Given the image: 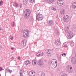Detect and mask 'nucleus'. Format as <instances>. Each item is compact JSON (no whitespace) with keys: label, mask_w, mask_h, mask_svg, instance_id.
Segmentation results:
<instances>
[{"label":"nucleus","mask_w":76,"mask_h":76,"mask_svg":"<svg viewBox=\"0 0 76 76\" xmlns=\"http://www.w3.org/2000/svg\"><path fill=\"white\" fill-rule=\"evenodd\" d=\"M30 14H31V11L30 10H25L24 13L25 19H28V18H29Z\"/></svg>","instance_id":"f257e3e1"},{"label":"nucleus","mask_w":76,"mask_h":76,"mask_svg":"<svg viewBox=\"0 0 76 76\" xmlns=\"http://www.w3.org/2000/svg\"><path fill=\"white\" fill-rule=\"evenodd\" d=\"M23 36L24 38H28L29 37V30H26L23 32Z\"/></svg>","instance_id":"f03ea898"},{"label":"nucleus","mask_w":76,"mask_h":76,"mask_svg":"<svg viewBox=\"0 0 76 76\" xmlns=\"http://www.w3.org/2000/svg\"><path fill=\"white\" fill-rule=\"evenodd\" d=\"M43 16L40 12L38 13L37 16V19L38 20H42Z\"/></svg>","instance_id":"7ed1b4c3"},{"label":"nucleus","mask_w":76,"mask_h":76,"mask_svg":"<svg viewBox=\"0 0 76 76\" xmlns=\"http://www.w3.org/2000/svg\"><path fill=\"white\" fill-rule=\"evenodd\" d=\"M52 64L53 65V66L54 67H57V61L56 60H53L51 62Z\"/></svg>","instance_id":"20e7f679"},{"label":"nucleus","mask_w":76,"mask_h":76,"mask_svg":"<svg viewBox=\"0 0 76 76\" xmlns=\"http://www.w3.org/2000/svg\"><path fill=\"white\" fill-rule=\"evenodd\" d=\"M28 75L29 76H35V72L34 71H31L29 72Z\"/></svg>","instance_id":"39448f33"},{"label":"nucleus","mask_w":76,"mask_h":76,"mask_svg":"<svg viewBox=\"0 0 76 76\" xmlns=\"http://www.w3.org/2000/svg\"><path fill=\"white\" fill-rule=\"evenodd\" d=\"M73 33L71 31H70L69 32L68 34V37L69 39H70L73 37Z\"/></svg>","instance_id":"423d86ee"},{"label":"nucleus","mask_w":76,"mask_h":76,"mask_svg":"<svg viewBox=\"0 0 76 76\" xmlns=\"http://www.w3.org/2000/svg\"><path fill=\"white\" fill-rule=\"evenodd\" d=\"M69 16L67 15H66L64 17V21L65 22H68L69 21Z\"/></svg>","instance_id":"0eeeda50"},{"label":"nucleus","mask_w":76,"mask_h":76,"mask_svg":"<svg viewBox=\"0 0 76 76\" xmlns=\"http://www.w3.org/2000/svg\"><path fill=\"white\" fill-rule=\"evenodd\" d=\"M43 56V53L42 52H40L37 53V57H40Z\"/></svg>","instance_id":"6e6552de"},{"label":"nucleus","mask_w":76,"mask_h":76,"mask_svg":"<svg viewBox=\"0 0 76 76\" xmlns=\"http://www.w3.org/2000/svg\"><path fill=\"white\" fill-rule=\"evenodd\" d=\"M72 7L74 9H75L76 8V2H73L72 5Z\"/></svg>","instance_id":"1a4fd4ad"},{"label":"nucleus","mask_w":76,"mask_h":76,"mask_svg":"<svg viewBox=\"0 0 76 76\" xmlns=\"http://www.w3.org/2000/svg\"><path fill=\"white\" fill-rule=\"evenodd\" d=\"M61 2H62V1L58 0V1H57V3L59 6H62V5H63V3H61Z\"/></svg>","instance_id":"9d476101"},{"label":"nucleus","mask_w":76,"mask_h":76,"mask_svg":"<svg viewBox=\"0 0 76 76\" xmlns=\"http://www.w3.org/2000/svg\"><path fill=\"white\" fill-rule=\"evenodd\" d=\"M37 63V61L35 60H33L32 61V64L33 65H35Z\"/></svg>","instance_id":"9b49d317"},{"label":"nucleus","mask_w":76,"mask_h":76,"mask_svg":"<svg viewBox=\"0 0 76 76\" xmlns=\"http://www.w3.org/2000/svg\"><path fill=\"white\" fill-rule=\"evenodd\" d=\"M20 76H23V75H24V72L22 70L20 71Z\"/></svg>","instance_id":"f8f14e48"},{"label":"nucleus","mask_w":76,"mask_h":76,"mask_svg":"<svg viewBox=\"0 0 76 76\" xmlns=\"http://www.w3.org/2000/svg\"><path fill=\"white\" fill-rule=\"evenodd\" d=\"M13 6H15L16 7H18V6H19V4L18 3L16 2H15L13 4Z\"/></svg>","instance_id":"ddd939ff"},{"label":"nucleus","mask_w":76,"mask_h":76,"mask_svg":"<svg viewBox=\"0 0 76 76\" xmlns=\"http://www.w3.org/2000/svg\"><path fill=\"white\" fill-rule=\"evenodd\" d=\"M25 64L26 65H28V64H31V62L29 61H26L25 62Z\"/></svg>","instance_id":"4468645a"},{"label":"nucleus","mask_w":76,"mask_h":76,"mask_svg":"<svg viewBox=\"0 0 76 76\" xmlns=\"http://www.w3.org/2000/svg\"><path fill=\"white\" fill-rule=\"evenodd\" d=\"M39 63L40 66H43V65H44V63L41 60L39 61Z\"/></svg>","instance_id":"2eb2a0df"},{"label":"nucleus","mask_w":76,"mask_h":76,"mask_svg":"<svg viewBox=\"0 0 76 76\" xmlns=\"http://www.w3.org/2000/svg\"><path fill=\"white\" fill-rule=\"evenodd\" d=\"M23 2L24 4H26L28 3V0H23Z\"/></svg>","instance_id":"dca6fc26"},{"label":"nucleus","mask_w":76,"mask_h":76,"mask_svg":"<svg viewBox=\"0 0 76 76\" xmlns=\"http://www.w3.org/2000/svg\"><path fill=\"white\" fill-rule=\"evenodd\" d=\"M54 0H48V3H52L53 2H54Z\"/></svg>","instance_id":"f3484780"},{"label":"nucleus","mask_w":76,"mask_h":76,"mask_svg":"<svg viewBox=\"0 0 76 76\" xmlns=\"http://www.w3.org/2000/svg\"><path fill=\"white\" fill-rule=\"evenodd\" d=\"M51 53H50V52L48 51V52L47 53V55L48 57H51Z\"/></svg>","instance_id":"a211bd4d"},{"label":"nucleus","mask_w":76,"mask_h":76,"mask_svg":"<svg viewBox=\"0 0 76 76\" xmlns=\"http://www.w3.org/2000/svg\"><path fill=\"white\" fill-rule=\"evenodd\" d=\"M52 10H57V8L56 7H51Z\"/></svg>","instance_id":"6ab92c4d"},{"label":"nucleus","mask_w":76,"mask_h":76,"mask_svg":"<svg viewBox=\"0 0 76 76\" xmlns=\"http://www.w3.org/2000/svg\"><path fill=\"white\" fill-rule=\"evenodd\" d=\"M53 23V21H52V20H50L49 21V23L50 25H51V24Z\"/></svg>","instance_id":"aec40b11"},{"label":"nucleus","mask_w":76,"mask_h":76,"mask_svg":"<svg viewBox=\"0 0 76 76\" xmlns=\"http://www.w3.org/2000/svg\"><path fill=\"white\" fill-rule=\"evenodd\" d=\"M62 76H67V74L65 73L63 74Z\"/></svg>","instance_id":"412c9836"},{"label":"nucleus","mask_w":76,"mask_h":76,"mask_svg":"<svg viewBox=\"0 0 76 76\" xmlns=\"http://www.w3.org/2000/svg\"><path fill=\"white\" fill-rule=\"evenodd\" d=\"M3 1H1L0 2V6H1V5H2V4H3Z\"/></svg>","instance_id":"4be33fe9"},{"label":"nucleus","mask_w":76,"mask_h":76,"mask_svg":"<svg viewBox=\"0 0 76 76\" xmlns=\"http://www.w3.org/2000/svg\"><path fill=\"white\" fill-rule=\"evenodd\" d=\"M7 70L8 71V72H10V73H12V71L10 70L9 69H8Z\"/></svg>","instance_id":"5701e85b"},{"label":"nucleus","mask_w":76,"mask_h":76,"mask_svg":"<svg viewBox=\"0 0 76 76\" xmlns=\"http://www.w3.org/2000/svg\"><path fill=\"white\" fill-rule=\"evenodd\" d=\"M13 37H12V36H11V38H10V39L11 40H13Z\"/></svg>","instance_id":"b1692460"},{"label":"nucleus","mask_w":76,"mask_h":76,"mask_svg":"<svg viewBox=\"0 0 76 76\" xmlns=\"http://www.w3.org/2000/svg\"><path fill=\"white\" fill-rule=\"evenodd\" d=\"M45 76V74H44L43 73H42L41 74V76Z\"/></svg>","instance_id":"393cba45"},{"label":"nucleus","mask_w":76,"mask_h":76,"mask_svg":"<svg viewBox=\"0 0 76 76\" xmlns=\"http://www.w3.org/2000/svg\"><path fill=\"white\" fill-rule=\"evenodd\" d=\"M34 1V0H30V2L33 3Z\"/></svg>","instance_id":"a878e982"},{"label":"nucleus","mask_w":76,"mask_h":76,"mask_svg":"<svg viewBox=\"0 0 76 76\" xmlns=\"http://www.w3.org/2000/svg\"><path fill=\"white\" fill-rule=\"evenodd\" d=\"M59 44H60L59 42H57V45H59Z\"/></svg>","instance_id":"bb28decb"},{"label":"nucleus","mask_w":76,"mask_h":76,"mask_svg":"<svg viewBox=\"0 0 76 76\" xmlns=\"http://www.w3.org/2000/svg\"><path fill=\"white\" fill-rule=\"evenodd\" d=\"M44 1H45V2H48V0H43Z\"/></svg>","instance_id":"cd10ccee"},{"label":"nucleus","mask_w":76,"mask_h":76,"mask_svg":"<svg viewBox=\"0 0 76 76\" xmlns=\"http://www.w3.org/2000/svg\"><path fill=\"white\" fill-rule=\"evenodd\" d=\"M12 23H13V25L12 26H15V22H13Z\"/></svg>","instance_id":"c85d7f7f"},{"label":"nucleus","mask_w":76,"mask_h":76,"mask_svg":"<svg viewBox=\"0 0 76 76\" xmlns=\"http://www.w3.org/2000/svg\"><path fill=\"white\" fill-rule=\"evenodd\" d=\"M18 60H20V57L19 56L18 57Z\"/></svg>","instance_id":"c756f323"},{"label":"nucleus","mask_w":76,"mask_h":76,"mask_svg":"<svg viewBox=\"0 0 76 76\" xmlns=\"http://www.w3.org/2000/svg\"><path fill=\"white\" fill-rule=\"evenodd\" d=\"M20 8H22V5H20Z\"/></svg>","instance_id":"7c9ffc66"},{"label":"nucleus","mask_w":76,"mask_h":76,"mask_svg":"<svg viewBox=\"0 0 76 76\" xmlns=\"http://www.w3.org/2000/svg\"><path fill=\"white\" fill-rule=\"evenodd\" d=\"M61 13H64V11H62V12H61Z\"/></svg>","instance_id":"2f4dec72"},{"label":"nucleus","mask_w":76,"mask_h":76,"mask_svg":"<svg viewBox=\"0 0 76 76\" xmlns=\"http://www.w3.org/2000/svg\"><path fill=\"white\" fill-rule=\"evenodd\" d=\"M2 70V68L0 67V71H1Z\"/></svg>","instance_id":"473e14b6"},{"label":"nucleus","mask_w":76,"mask_h":76,"mask_svg":"<svg viewBox=\"0 0 76 76\" xmlns=\"http://www.w3.org/2000/svg\"><path fill=\"white\" fill-rule=\"evenodd\" d=\"M74 29L75 31H76V27H74Z\"/></svg>","instance_id":"72a5a7b5"},{"label":"nucleus","mask_w":76,"mask_h":76,"mask_svg":"<svg viewBox=\"0 0 76 76\" xmlns=\"http://www.w3.org/2000/svg\"><path fill=\"white\" fill-rule=\"evenodd\" d=\"M11 49L12 50H14V48H11Z\"/></svg>","instance_id":"f704fd0d"},{"label":"nucleus","mask_w":76,"mask_h":76,"mask_svg":"<svg viewBox=\"0 0 76 76\" xmlns=\"http://www.w3.org/2000/svg\"><path fill=\"white\" fill-rule=\"evenodd\" d=\"M69 67V66H67L66 68V70H67L68 69V68Z\"/></svg>","instance_id":"c9c22d12"},{"label":"nucleus","mask_w":76,"mask_h":76,"mask_svg":"<svg viewBox=\"0 0 76 76\" xmlns=\"http://www.w3.org/2000/svg\"><path fill=\"white\" fill-rule=\"evenodd\" d=\"M48 51H51V50H48Z\"/></svg>","instance_id":"e433bc0d"},{"label":"nucleus","mask_w":76,"mask_h":76,"mask_svg":"<svg viewBox=\"0 0 76 76\" xmlns=\"http://www.w3.org/2000/svg\"><path fill=\"white\" fill-rule=\"evenodd\" d=\"M63 55H64V56H66V53H64L63 54Z\"/></svg>","instance_id":"4c0bfd02"},{"label":"nucleus","mask_w":76,"mask_h":76,"mask_svg":"<svg viewBox=\"0 0 76 76\" xmlns=\"http://www.w3.org/2000/svg\"><path fill=\"white\" fill-rule=\"evenodd\" d=\"M70 69H72V67H71L70 68Z\"/></svg>","instance_id":"58836bf2"},{"label":"nucleus","mask_w":76,"mask_h":76,"mask_svg":"<svg viewBox=\"0 0 76 76\" xmlns=\"http://www.w3.org/2000/svg\"><path fill=\"white\" fill-rule=\"evenodd\" d=\"M62 56H63V54H62Z\"/></svg>","instance_id":"ea45409f"},{"label":"nucleus","mask_w":76,"mask_h":76,"mask_svg":"<svg viewBox=\"0 0 76 76\" xmlns=\"http://www.w3.org/2000/svg\"><path fill=\"white\" fill-rule=\"evenodd\" d=\"M38 11H41V10H39Z\"/></svg>","instance_id":"a19ab883"},{"label":"nucleus","mask_w":76,"mask_h":76,"mask_svg":"<svg viewBox=\"0 0 76 76\" xmlns=\"http://www.w3.org/2000/svg\"><path fill=\"white\" fill-rule=\"evenodd\" d=\"M0 76H1V75L0 74Z\"/></svg>","instance_id":"79ce46f5"},{"label":"nucleus","mask_w":76,"mask_h":76,"mask_svg":"<svg viewBox=\"0 0 76 76\" xmlns=\"http://www.w3.org/2000/svg\"><path fill=\"white\" fill-rule=\"evenodd\" d=\"M26 10H28V9H26Z\"/></svg>","instance_id":"37998d69"}]
</instances>
